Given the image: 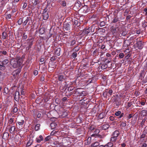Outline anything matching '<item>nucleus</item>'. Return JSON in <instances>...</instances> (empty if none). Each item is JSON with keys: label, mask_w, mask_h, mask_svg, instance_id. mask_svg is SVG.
Instances as JSON below:
<instances>
[{"label": "nucleus", "mask_w": 147, "mask_h": 147, "mask_svg": "<svg viewBox=\"0 0 147 147\" xmlns=\"http://www.w3.org/2000/svg\"><path fill=\"white\" fill-rule=\"evenodd\" d=\"M76 41L74 40H71L70 42V46L72 47L76 43Z\"/></svg>", "instance_id": "nucleus-43"}, {"label": "nucleus", "mask_w": 147, "mask_h": 147, "mask_svg": "<svg viewBox=\"0 0 147 147\" xmlns=\"http://www.w3.org/2000/svg\"><path fill=\"white\" fill-rule=\"evenodd\" d=\"M59 116L61 118H64L67 116V113L65 111H63V112L59 113Z\"/></svg>", "instance_id": "nucleus-11"}, {"label": "nucleus", "mask_w": 147, "mask_h": 147, "mask_svg": "<svg viewBox=\"0 0 147 147\" xmlns=\"http://www.w3.org/2000/svg\"><path fill=\"white\" fill-rule=\"evenodd\" d=\"M9 136V134L7 132H5L3 134V138L4 139H7L8 138Z\"/></svg>", "instance_id": "nucleus-29"}, {"label": "nucleus", "mask_w": 147, "mask_h": 147, "mask_svg": "<svg viewBox=\"0 0 147 147\" xmlns=\"http://www.w3.org/2000/svg\"><path fill=\"white\" fill-rule=\"evenodd\" d=\"M98 29V28H96L94 25L92 26L91 27H90V30L91 32H94V33H96Z\"/></svg>", "instance_id": "nucleus-9"}, {"label": "nucleus", "mask_w": 147, "mask_h": 147, "mask_svg": "<svg viewBox=\"0 0 147 147\" xmlns=\"http://www.w3.org/2000/svg\"><path fill=\"white\" fill-rule=\"evenodd\" d=\"M22 38L24 39H26L27 38V35L26 34V33H24L23 34Z\"/></svg>", "instance_id": "nucleus-60"}, {"label": "nucleus", "mask_w": 147, "mask_h": 147, "mask_svg": "<svg viewBox=\"0 0 147 147\" xmlns=\"http://www.w3.org/2000/svg\"><path fill=\"white\" fill-rule=\"evenodd\" d=\"M10 63L11 65L14 68L18 67V60L16 59H12Z\"/></svg>", "instance_id": "nucleus-5"}, {"label": "nucleus", "mask_w": 147, "mask_h": 147, "mask_svg": "<svg viewBox=\"0 0 147 147\" xmlns=\"http://www.w3.org/2000/svg\"><path fill=\"white\" fill-rule=\"evenodd\" d=\"M90 0H83L85 5L86 6H90L91 4Z\"/></svg>", "instance_id": "nucleus-22"}, {"label": "nucleus", "mask_w": 147, "mask_h": 147, "mask_svg": "<svg viewBox=\"0 0 147 147\" xmlns=\"http://www.w3.org/2000/svg\"><path fill=\"white\" fill-rule=\"evenodd\" d=\"M51 136H48L46 137L44 139V140L45 142H47L49 141L50 139L51 138Z\"/></svg>", "instance_id": "nucleus-50"}, {"label": "nucleus", "mask_w": 147, "mask_h": 147, "mask_svg": "<svg viewBox=\"0 0 147 147\" xmlns=\"http://www.w3.org/2000/svg\"><path fill=\"white\" fill-rule=\"evenodd\" d=\"M81 6V3L79 0H78L74 5V7H76L77 9H79Z\"/></svg>", "instance_id": "nucleus-12"}, {"label": "nucleus", "mask_w": 147, "mask_h": 147, "mask_svg": "<svg viewBox=\"0 0 147 147\" xmlns=\"http://www.w3.org/2000/svg\"><path fill=\"white\" fill-rule=\"evenodd\" d=\"M75 119L76 122L78 123H81L82 120V117H80V116L76 117Z\"/></svg>", "instance_id": "nucleus-19"}, {"label": "nucleus", "mask_w": 147, "mask_h": 147, "mask_svg": "<svg viewBox=\"0 0 147 147\" xmlns=\"http://www.w3.org/2000/svg\"><path fill=\"white\" fill-rule=\"evenodd\" d=\"M58 79L59 81L62 82L65 80V78L63 75H59L58 76Z\"/></svg>", "instance_id": "nucleus-18"}, {"label": "nucleus", "mask_w": 147, "mask_h": 147, "mask_svg": "<svg viewBox=\"0 0 147 147\" xmlns=\"http://www.w3.org/2000/svg\"><path fill=\"white\" fill-rule=\"evenodd\" d=\"M90 28H85L84 30V32L86 34H87L89 33L90 32Z\"/></svg>", "instance_id": "nucleus-33"}, {"label": "nucleus", "mask_w": 147, "mask_h": 147, "mask_svg": "<svg viewBox=\"0 0 147 147\" xmlns=\"http://www.w3.org/2000/svg\"><path fill=\"white\" fill-rule=\"evenodd\" d=\"M107 65L106 63H104L102 64L101 66V68L102 69H106L107 67Z\"/></svg>", "instance_id": "nucleus-40"}, {"label": "nucleus", "mask_w": 147, "mask_h": 147, "mask_svg": "<svg viewBox=\"0 0 147 147\" xmlns=\"http://www.w3.org/2000/svg\"><path fill=\"white\" fill-rule=\"evenodd\" d=\"M45 29L44 28H40L39 31V34H42L45 32Z\"/></svg>", "instance_id": "nucleus-27"}, {"label": "nucleus", "mask_w": 147, "mask_h": 147, "mask_svg": "<svg viewBox=\"0 0 147 147\" xmlns=\"http://www.w3.org/2000/svg\"><path fill=\"white\" fill-rule=\"evenodd\" d=\"M18 67H20V65L22 64V63L20 61L19 59V60H18Z\"/></svg>", "instance_id": "nucleus-64"}, {"label": "nucleus", "mask_w": 147, "mask_h": 147, "mask_svg": "<svg viewBox=\"0 0 147 147\" xmlns=\"http://www.w3.org/2000/svg\"><path fill=\"white\" fill-rule=\"evenodd\" d=\"M120 134L118 130L115 131L113 133L112 136L117 138V137Z\"/></svg>", "instance_id": "nucleus-13"}, {"label": "nucleus", "mask_w": 147, "mask_h": 147, "mask_svg": "<svg viewBox=\"0 0 147 147\" xmlns=\"http://www.w3.org/2000/svg\"><path fill=\"white\" fill-rule=\"evenodd\" d=\"M142 115L143 116H146L147 113V111L146 110H143L141 111Z\"/></svg>", "instance_id": "nucleus-44"}, {"label": "nucleus", "mask_w": 147, "mask_h": 147, "mask_svg": "<svg viewBox=\"0 0 147 147\" xmlns=\"http://www.w3.org/2000/svg\"><path fill=\"white\" fill-rule=\"evenodd\" d=\"M144 74V70L141 71L140 74V75L139 76L140 78H142Z\"/></svg>", "instance_id": "nucleus-48"}, {"label": "nucleus", "mask_w": 147, "mask_h": 147, "mask_svg": "<svg viewBox=\"0 0 147 147\" xmlns=\"http://www.w3.org/2000/svg\"><path fill=\"white\" fill-rule=\"evenodd\" d=\"M14 118H10L9 119L8 122V124H9V126L10 125V124L12 125L14 124L15 122H14Z\"/></svg>", "instance_id": "nucleus-16"}, {"label": "nucleus", "mask_w": 147, "mask_h": 147, "mask_svg": "<svg viewBox=\"0 0 147 147\" xmlns=\"http://www.w3.org/2000/svg\"><path fill=\"white\" fill-rule=\"evenodd\" d=\"M100 144V143L98 142H96L92 143L91 144L90 146L91 147H96L99 146Z\"/></svg>", "instance_id": "nucleus-21"}, {"label": "nucleus", "mask_w": 147, "mask_h": 147, "mask_svg": "<svg viewBox=\"0 0 147 147\" xmlns=\"http://www.w3.org/2000/svg\"><path fill=\"white\" fill-rule=\"evenodd\" d=\"M1 62H0V69L1 70H3L5 68V65H1Z\"/></svg>", "instance_id": "nucleus-51"}, {"label": "nucleus", "mask_w": 147, "mask_h": 147, "mask_svg": "<svg viewBox=\"0 0 147 147\" xmlns=\"http://www.w3.org/2000/svg\"><path fill=\"white\" fill-rule=\"evenodd\" d=\"M43 19L44 20H46L48 19L49 15V13H42Z\"/></svg>", "instance_id": "nucleus-14"}, {"label": "nucleus", "mask_w": 147, "mask_h": 147, "mask_svg": "<svg viewBox=\"0 0 147 147\" xmlns=\"http://www.w3.org/2000/svg\"><path fill=\"white\" fill-rule=\"evenodd\" d=\"M118 26V24H117L115 25V27H114V26L111 27V31L113 34L116 33L117 32V30L119 31L120 27Z\"/></svg>", "instance_id": "nucleus-2"}, {"label": "nucleus", "mask_w": 147, "mask_h": 147, "mask_svg": "<svg viewBox=\"0 0 147 147\" xmlns=\"http://www.w3.org/2000/svg\"><path fill=\"white\" fill-rule=\"evenodd\" d=\"M81 89V88L77 89L76 90L73 91V94H74L77 96H80L81 91H80V90Z\"/></svg>", "instance_id": "nucleus-8"}, {"label": "nucleus", "mask_w": 147, "mask_h": 147, "mask_svg": "<svg viewBox=\"0 0 147 147\" xmlns=\"http://www.w3.org/2000/svg\"><path fill=\"white\" fill-rule=\"evenodd\" d=\"M57 124L55 123H52L50 124L51 128L52 129H54L56 127Z\"/></svg>", "instance_id": "nucleus-41"}, {"label": "nucleus", "mask_w": 147, "mask_h": 147, "mask_svg": "<svg viewBox=\"0 0 147 147\" xmlns=\"http://www.w3.org/2000/svg\"><path fill=\"white\" fill-rule=\"evenodd\" d=\"M126 121H122L121 122L120 124V126L123 127H125L126 126Z\"/></svg>", "instance_id": "nucleus-39"}, {"label": "nucleus", "mask_w": 147, "mask_h": 147, "mask_svg": "<svg viewBox=\"0 0 147 147\" xmlns=\"http://www.w3.org/2000/svg\"><path fill=\"white\" fill-rule=\"evenodd\" d=\"M100 132V131L99 129H96L95 130L94 133L95 134H97V135H100L98 134Z\"/></svg>", "instance_id": "nucleus-63"}, {"label": "nucleus", "mask_w": 147, "mask_h": 147, "mask_svg": "<svg viewBox=\"0 0 147 147\" xmlns=\"http://www.w3.org/2000/svg\"><path fill=\"white\" fill-rule=\"evenodd\" d=\"M88 92L86 91H81L80 96H84L88 94Z\"/></svg>", "instance_id": "nucleus-25"}, {"label": "nucleus", "mask_w": 147, "mask_h": 147, "mask_svg": "<svg viewBox=\"0 0 147 147\" xmlns=\"http://www.w3.org/2000/svg\"><path fill=\"white\" fill-rule=\"evenodd\" d=\"M124 56V54L123 53H121L119 54V57L120 59H122L123 57Z\"/></svg>", "instance_id": "nucleus-53"}, {"label": "nucleus", "mask_w": 147, "mask_h": 147, "mask_svg": "<svg viewBox=\"0 0 147 147\" xmlns=\"http://www.w3.org/2000/svg\"><path fill=\"white\" fill-rule=\"evenodd\" d=\"M146 132L144 131H143L142 134L140 136V138L141 139L144 138L146 136Z\"/></svg>", "instance_id": "nucleus-38"}, {"label": "nucleus", "mask_w": 147, "mask_h": 147, "mask_svg": "<svg viewBox=\"0 0 147 147\" xmlns=\"http://www.w3.org/2000/svg\"><path fill=\"white\" fill-rule=\"evenodd\" d=\"M77 53L76 52H74L71 55V57L73 58H75L77 57Z\"/></svg>", "instance_id": "nucleus-52"}, {"label": "nucleus", "mask_w": 147, "mask_h": 147, "mask_svg": "<svg viewBox=\"0 0 147 147\" xmlns=\"http://www.w3.org/2000/svg\"><path fill=\"white\" fill-rule=\"evenodd\" d=\"M121 112L120 111H118L116 112L115 114L116 116H119L121 114Z\"/></svg>", "instance_id": "nucleus-56"}, {"label": "nucleus", "mask_w": 147, "mask_h": 147, "mask_svg": "<svg viewBox=\"0 0 147 147\" xmlns=\"http://www.w3.org/2000/svg\"><path fill=\"white\" fill-rule=\"evenodd\" d=\"M20 93L18 91L16 90L14 95V98L15 100H17L16 99H18L19 98Z\"/></svg>", "instance_id": "nucleus-15"}, {"label": "nucleus", "mask_w": 147, "mask_h": 147, "mask_svg": "<svg viewBox=\"0 0 147 147\" xmlns=\"http://www.w3.org/2000/svg\"><path fill=\"white\" fill-rule=\"evenodd\" d=\"M120 21V19L119 18L117 15H116L114 16L111 21V23L115 24L117 22H118L117 24H118V25H119Z\"/></svg>", "instance_id": "nucleus-4"}, {"label": "nucleus", "mask_w": 147, "mask_h": 147, "mask_svg": "<svg viewBox=\"0 0 147 147\" xmlns=\"http://www.w3.org/2000/svg\"><path fill=\"white\" fill-rule=\"evenodd\" d=\"M91 136L92 137H98L100 138H102V136L101 135H97L96 134H95L94 133L93 134H92Z\"/></svg>", "instance_id": "nucleus-42"}, {"label": "nucleus", "mask_w": 147, "mask_h": 147, "mask_svg": "<svg viewBox=\"0 0 147 147\" xmlns=\"http://www.w3.org/2000/svg\"><path fill=\"white\" fill-rule=\"evenodd\" d=\"M61 5L63 7H65L66 5V3L65 1H62L61 2Z\"/></svg>", "instance_id": "nucleus-54"}, {"label": "nucleus", "mask_w": 147, "mask_h": 147, "mask_svg": "<svg viewBox=\"0 0 147 147\" xmlns=\"http://www.w3.org/2000/svg\"><path fill=\"white\" fill-rule=\"evenodd\" d=\"M77 27H79L80 25V23L77 20H75L74 22V24Z\"/></svg>", "instance_id": "nucleus-35"}, {"label": "nucleus", "mask_w": 147, "mask_h": 147, "mask_svg": "<svg viewBox=\"0 0 147 147\" xmlns=\"http://www.w3.org/2000/svg\"><path fill=\"white\" fill-rule=\"evenodd\" d=\"M117 139V138L112 136L110 138V140L111 142H115Z\"/></svg>", "instance_id": "nucleus-45"}, {"label": "nucleus", "mask_w": 147, "mask_h": 147, "mask_svg": "<svg viewBox=\"0 0 147 147\" xmlns=\"http://www.w3.org/2000/svg\"><path fill=\"white\" fill-rule=\"evenodd\" d=\"M13 113H16L18 111V109L16 107L14 106L13 107Z\"/></svg>", "instance_id": "nucleus-49"}, {"label": "nucleus", "mask_w": 147, "mask_h": 147, "mask_svg": "<svg viewBox=\"0 0 147 147\" xmlns=\"http://www.w3.org/2000/svg\"><path fill=\"white\" fill-rule=\"evenodd\" d=\"M21 71V68H19L18 69L14 71L12 73L14 78H16L18 76L19 74Z\"/></svg>", "instance_id": "nucleus-1"}, {"label": "nucleus", "mask_w": 147, "mask_h": 147, "mask_svg": "<svg viewBox=\"0 0 147 147\" xmlns=\"http://www.w3.org/2000/svg\"><path fill=\"white\" fill-rule=\"evenodd\" d=\"M61 51V49L60 48L57 49L55 51V53L57 56H59L60 55V51Z\"/></svg>", "instance_id": "nucleus-36"}, {"label": "nucleus", "mask_w": 147, "mask_h": 147, "mask_svg": "<svg viewBox=\"0 0 147 147\" xmlns=\"http://www.w3.org/2000/svg\"><path fill=\"white\" fill-rule=\"evenodd\" d=\"M113 144L111 142H108L107 144L105 145V147H112Z\"/></svg>", "instance_id": "nucleus-37"}, {"label": "nucleus", "mask_w": 147, "mask_h": 147, "mask_svg": "<svg viewBox=\"0 0 147 147\" xmlns=\"http://www.w3.org/2000/svg\"><path fill=\"white\" fill-rule=\"evenodd\" d=\"M80 49L79 47H78V46H77L75 47L74 49H73V50H75L76 51H78Z\"/></svg>", "instance_id": "nucleus-61"}, {"label": "nucleus", "mask_w": 147, "mask_h": 147, "mask_svg": "<svg viewBox=\"0 0 147 147\" xmlns=\"http://www.w3.org/2000/svg\"><path fill=\"white\" fill-rule=\"evenodd\" d=\"M144 43L141 40L137 41L136 44L137 48L139 49H142L144 47Z\"/></svg>", "instance_id": "nucleus-6"}, {"label": "nucleus", "mask_w": 147, "mask_h": 147, "mask_svg": "<svg viewBox=\"0 0 147 147\" xmlns=\"http://www.w3.org/2000/svg\"><path fill=\"white\" fill-rule=\"evenodd\" d=\"M70 23H64L63 26V28L66 31H69L70 29Z\"/></svg>", "instance_id": "nucleus-7"}, {"label": "nucleus", "mask_w": 147, "mask_h": 147, "mask_svg": "<svg viewBox=\"0 0 147 147\" xmlns=\"http://www.w3.org/2000/svg\"><path fill=\"white\" fill-rule=\"evenodd\" d=\"M39 3L38 1V0H34V2L33 3V5L34 6L36 5Z\"/></svg>", "instance_id": "nucleus-62"}, {"label": "nucleus", "mask_w": 147, "mask_h": 147, "mask_svg": "<svg viewBox=\"0 0 147 147\" xmlns=\"http://www.w3.org/2000/svg\"><path fill=\"white\" fill-rule=\"evenodd\" d=\"M43 140V138L42 136L40 135L39 136V138H36V142H37L39 143L41 141H42Z\"/></svg>", "instance_id": "nucleus-24"}, {"label": "nucleus", "mask_w": 147, "mask_h": 147, "mask_svg": "<svg viewBox=\"0 0 147 147\" xmlns=\"http://www.w3.org/2000/svg\"><path fill=\"white\" fill-rule=\"evenodd\" d=\"M82 128L79 127L76 129V131L78 134H80L82 133Z\"/></svg>", "instance_id": "nucleus-47"}, {"label": "nucleus", "mask_w": 147, "mask_h": 147, "mask_svg": "<svg viewBox=\"0 0 147 147\" xmlns=\"http://www.w3.org/2000/svg\"><path fill=\"white\" fill-rule=\"evenodd\" d=\"M8 36V35L6 32H3L2 34V38L4 40Z\"/></svg>", "instance_id": "nucleus-20"}, {"label": "nucleus", "mask_w": 147, "mask_h": 147, "mask_svg": "<svg viewBox=\"0 0 147 147\" xmlns=\"http://www.w3.org/2000/svg\"><path fill=\"white\" fill-rule=\"evenodd\" d=\"M30 17H27L26 18H24V22H23V25L24 26H26L28 22L29 21V20Z\"/></svg>", "instance_id": "nucleus-23"}, {"label": "nucleus", "mask_w": 147, "mask_h": 147, "mask_svg": "<svg viewBox=\"0 0 147 147\" xmlns=\"http://www.w3.org/2000/svg\"><path fill=\"white\" fill-rule=\"evenodd\" d=\"M0 62H1V65H6L9 62V61L8 59H5L3 61H0Z\"/></svg>", "instance_id": "nucleus-32"}, {"label": "nucleus", "mask_w": 147, "mask_h": 147, "mask_svg": "<svg viewBox=\"0 0 147 147\" xmlns=\"http://www.w3.org/2000/svg\"><path fill=\"white\" fill-rule=\"evenodd\" d=\"M113 93V90L111 88L109 89L107 93H108L110 95H111Z\"/></svg>", "instance_id": "nucleus-57"}, {"label": "nucleus", "mask_w": 147, "mask_h": 147, "mask_svg": "<svg viewBox=\"0 0 147 147\" xmlns=\"http://www.w3.org/2000/svg\"><path fill=\"white\" fill-rule=\"evenodd\" d=\"M142 26L145 28V30H146L145 28L147 26V22L145 21L144 20L142 22Z\"/></svg>", "instance_id": "nucleus-26"}, {"label": "nucleus", "mask_w": 147, "mask_h": 147, "mask_svg": "<svg viewBox=\"0 0 147 147\" xmlns=\"http://www.w3.org/2000/svg\"><path fill=\"white\" fill-rule=\"evenodd\" d=\"M16 129L15 127L13 126L11 127L9 129V131L11 133H13L15 131Z\"/></svg>", "instance_id": "nucleus-28"}, {"label": "nucleus", "mask_w": 147, "mask_h": 147, "mask_svg": "<svg viewBox=\"0 0 147 147\" xmlns=\"http://www.w3.org/2000/svg\"><path fill=\"white\" fill-rule=\"evenodd\" d=\"M27 43L28 45V46L26 47V49L29 50L31 47L33 45V39L31 38L27 39L26 40Z\"/></svg>", "instance_id": "nucleus-3"}, {"label": "nucleus", "mask_w": 147, "mask_h": 147, "mask_svg": "<svg viewBox=\"0 0 147 147\" xmlns=\"http://www.w3.org/2000/svg\"><path fill=\"white\" fill-rule=\"evenodd\" d=\"M146 121V119H144L142 121L141 123V126L142 127H143V125H144Z\"/></svg>", "instance_id": "nucleus-58"}, {"label": "nucleus", "mask_w": 147, "mask_h": 147, "mask_svg": "<svg viewBox=\"0 0 147 147\" xmlns=\"http://www.w3.org/2000/svg\"><path fill=\"white\" fill-rule=\"evenodd\" d=\"M54 145H56V147H59L61 146V143L58 141H55L53 143Z\"/></svg>", "instance_id": "nucleus-34"}, {"label": "nucleus", "mask_w": 147, "mask_h": 147, "mask_svg": "<svg viewBox=\"0 0 147 147\" xmlns=\"http://www.w3.org/2000/svg\"><path fill=\"white\" fill-rule=\"evenodd\" d=\"M24 122V120H21L20 121L18 122V123L19 125H22Z\"/></svg>", "instance_id": "nucleus-55"}, {"label": "nucleus", "mask_w": 147, "mask_h": 147, "mask_svg": "<svg viewBox=\"0 0 147 147\" xmlns=\"http://www.w3.org/2000/svg\"><path fill=\"white\" fill-rule=\"evenodd\" d=\"M33 142V138L30 137L26 144V147H30V146L32 144Z\"/></svg>", "instance_id": "nucleus-10"}, {"label": "nucleus", "mask_w": 147, "mask_h": 147, "mask_svg": "<svg viewBox=\"0 0 147 147\" xmlns=\"http://www.w3.org/2000/svg\"><path fill=\"white\" fill-rule=\"evenodd\" d=\"M134 116V115H133V113H130L129 114H128V116L127 117V118L128 119H130L132 117H133Z\"/></svg>", "instance_id": "nucleus-59"}, {"label": "nucleus", "mask_w": 147, "mask_h": 147, "mask_svg": "<svg viewBox=\"0 0 147 147\" xmlns=\"http://www.w3.org/2000/svg\"><path fill=\"white\" fill-rule=\"evenodd\" d=\"M105 113H100L98 115V117L100 119H102L105 117Z\"/></svg>", "instance_id": "nucleus-31"}, {"label": "nucleus", "mask_w": 147, "mask_h": 147, "mask_svg": "<svg viewBox=\"0 0 147 147\" xmlns=\"http://www.w3.org/2000/svg\"><path fill=\"white\" fill-rule=\"evenodd\" d=\"M109 127V125L107 124H104L100 127L101 129L103 130H106Z\"/></svg>", "instance_id": "nucleus-17"}, {"label": "nucleus", "mask_w": 147, "mask_h": 147, "mask_svg": "<svg viewBox=\"0 0 147 147\" xmlns=\"http://www.w3.org/2000/svg\"><path fill=\"white\" fill-rule=\"evenodd\" d=\"M40 124H36L35 126V130L38 131L40 128Z\"/></svg>", "instance_id": "nucleus-46"}, {"label": "nucleus", "mask_w": 147, "mask_h": 147, "mask_svg": "<svg viewBox=\"0 0 147 147\" xmlns=\"http://www.w3.org/2000/svg\"><path fill=\"white\" fill-rule=\"evenodd\" d=\"M24 18H20L18 21V23L19 25H21L22 23H23V21L24 20Z\"/></svg>", "instance_id": "nucleus-30"}]
</instances>
